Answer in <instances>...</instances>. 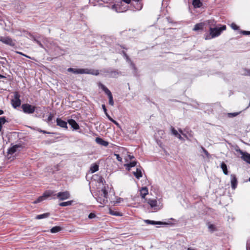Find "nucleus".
Returning <instances> with one entry per match:
<instances>
[{
  "mask_svg": "<svg viewBox=\"0 0 250 250\" xmlns=\"http://www.w3.org/2000/svg\"><path fill=\"white\" fill-rule=\"evenodd\" d=\"M226 25L218 24L215 27H209V34L205 37L206 40H210L221 35V33L226 29Z\"/></svg>",
  "mask_w": 250,
  "mask_h": 250,
  "instance_id": "obj_1",
  "label": "nucleus"
},
{
  "mask_svg": "<svg viewBox=\"0 0 250 250\" xmlns=\"http://www.w3.org/2000/svg\"><path fill=\"white\" fill-rule=\"evenodd\" d=\"M67 71L69 72H72L74 74H92L95 76H98L99 75V72L98 70L94 69H83V68H69L67 69Z\"/></svg>",
  "mask_w": 250,
  "mask_h": 250,
  "instance_id": "obj_2",
  "label": "nucleus"
},
{
  "mask_svg": "<svg viewBox=\"0 0 250 250\" xmlns=\"http://www.w3.org/2000/svg\"><path fill=\"white\" fill-rule=\"evenodd\" d=\"M102 72H103L106 76L113 78H116L119 76H121L122 74L121 71H119L118 69H114L111 68L104 69L102 70Z\"/></svg>",
  "mask_w": 250,
  "mask_h": 250,
  "instance_id": "obj_3",
  "label": "nucleus"
},
{
  "mask_svg": "<svg viewBox=\"0 0 250 250\" xmlns=\"http://www.w3.org/2000/svg\"><path fill=\"white\" fill-rule=\"evenodd\" d=\"M21 95L17 91L14 93V98L11 100V104L14 108L19 107L21 104V100H20Z\"/></svg>",
  "mask_w": 250,
  "mask_h": 250,
  "instance_id": "obj_4",
  "label": "nucleus"
},
{
  "mask_svg": "<svg viewBox=\"0 0 250 250\" xmlns=\"http://www.w3.org/2000/svg\"><path fill=\"white\" fill-rule=\"evenodd\" d=\"M23 111L26 114H32L35 111L36 106L28 104H23L21 105Z\"/></svg>",
  "mask_w": 250,
  "mask_h": 250,
  "instance_id": "obj_5",
  "label": "nucleus"
},
{
  "mask_svg": "<svg viewBox=\"0 0 250 250\" xmlns=\"http://www.w3.org/2000/svg\"><path fill=\"white\" fill-rule=\"evenodd\" d=\"M53 191H48L45 192L42 196L39 197L35 201H34L33 203L34 204H37L40 203L43 200H45L47 198L51 196L53 194Z\"/></svg>",
  "mask_w": 250,
  "mask_h": 250,
  "instance_id": "obj_6",
  "label": "nucleus"
},
{
  "mask_svg": "<svg viewBox=\"0 0 250 250\" xmlns=\"http://www.w3.org/2000/svg\"><path fill=\"white\" fill-rule=\"evenodd\" d=\"M57 197L60 200H64L69 199L70 197L69 192L67 191L63 192H59L56 194Z\"/></svg>",
  "mask_w": 250,
  "mask_h": 250,
  "instance_id": "obj_7",
  "label": "nucleus"
},
{
  "mask_svg": "<svg viewBox=\"0 0 250 250\" xmlns=\"http://www.w3.org/2000/svg\"><path fill=\"white\" fill-rule=\"evenodd\" d=\"M236 151L242 155L241 158L244 161L250 164V154L247 152H243L240 149H236Z\"/></svg>",
  "mask_w": 250,
  "mask_h": 250,
  "instance_id": "obj_8",
  "label": "nucleus"
},
{
  "mask_svg": "<svg viewBox=\"0 0 250 250\" xmlns=\"http://www.w3.org/2000/svg\"><path fill=\"white\" fill-rule=\"evenodd\" d=\"M67 122L73 130H77L79 129L80 127L79 124L74 119H68Z\"/></svg>",
  "mask_w": 250,
  "mask_h": 250,
  "instance_id": "obj_9",
  "label": "nucleus"
},
{
  "mask_svg": "<svg viewBox=\"0 0 250 250\" xmlns=\"http://www.w3.org/2000/svg\"><path fill=\"white\" fill-rule=\"evenodd\" d=\"M56 123H57V125L60 126L61 127L65 129L68 128L67 121L66 122L65 121L62 120L61 118H58L56 119Z\"/></svg>",
  "mask_w": 250,
  "mask_h": 250,
  "instance_id": "obj_10",
  "label": "nucleus"
},
{
  "mask_svg": "<svg viewBox=\"0 0 250 250\" xmlns=\"http://www.w3.org/2000/svg\"><path fill=\"white\" fill-rule=\"evenodd\" d=\"M230 178H231V188L233 189H235L237 186L238 184V181L237 179L236 178V176L235 174H232L230 175Z\"/></svg>",
  "mask_w": 250,
  "mask_h": 250,
  "instance_id": "obj_11",
  "label": "nucleus"
},
{
  "mask_svg": "<svg viewBox=\"0 0 250 250\" xmlns=\"http://www.w3.org/2000/svg\"><path fill=\"white\" fill-rule=\"evenodd\" d=\"M2 43L11 46H15L16 45L15 41H13L9 37H5L3 41H2Z\"/></svg>",
  "mask_w": 250,
  "mask_h": 250,
  "instance_id": "obj_12",
  "label": "nucleus"
},
{
  "mask_svg": "<svg viewBox=\"0 0 250 250\" xmlns=\"http://www.w3.org/2000/svg\"><path fill=\"white\" fill-rule=\"evenodd\" d=\"M206 24V22L197 23L194 25L193 30L194 31H203Z\"/></svg>",
  "mask_w": 250,
  "mask_h": 250,
  "instance_id": "obj_13",
  "label": "nucleus"
},
{
  "mask_svg": "<svg viewBox=\"0 0 250 250\" xmlns=\"http://www.w3.org/2000/svg\"><path fill=\"white\" fill-rule=\"evenodd\" d=\"M95 141L97 144L104 146H107L109 144V143L107 141H105L100 137H97L95 139Z\"/></svg>",
  "mask_w": 250,
  "mask_h": 250,
  "instance_id": "obj_14",
  "label": "nucleus"
},
{
  "mask_svg": "<svg viewBox=\"0 0 250 250\" xmlns=\"http://www.w3.org/2000/svg\"><path fill=\"white\" fill-rule=\"evenodd\" d=\"M145 222L146 224H149V225H162L169 224V223H166V222H161V221H155L150 220H145Z\"/></svg>",
  "mask_w": 250,
  "mask_h": 250,
  "instance_id": "obj_15",
  "label": "nucleus"
},
{
  "mask_svg": "<svg viewBox=\"0 0 250 250\" xmlns=\"http://www.w3.org/2000/svg\"><path fill=\"white\" fill-rule=\"evenodd\" d=\"M98 86L102 89L108 97L112 95L111 91L101 83L100 82L98 83Z\"/></svg>",
  "mask_w": 250,
  "mask_h": 250,
  "instance_id": "obj_16",
  "label": "nucleus"
},
{
  "mask_svg": "<svg viewBox=\"0 0 250 250\" xmlns=\"http://www.w3.org/2000/svg\"><path fill=\"white\" fill-rule=\"evenodd\" d=\"M21 147V145H15L14 146H13L9 148V149H8V154H13L14 153H15L17 150V149L19 147Z\"/></svg>",
  "mask_w": 250,
  "mask_h": 250,
  "instance_id": "obj_17",
  "label": "nucleus"
},
{
  "mask_svg": "<svg viewBox=\"0 0 250 250\" xmlns=\"http://www.w3.org/2000/svg\"><path fill=\"white\" fill-rule=\"evenodd\" d=\"M8 122L6 120L5 116L0 117V133L1 135L3 134V131L2 130V125L5 123Z\"/></svg>",
  "mask_w": 250,
  "mask_h": 250,
  "instance_id": "obj_18",
  "label": "nucleus"
},
{
  "mask_svg": "<svg viewBox=\"0 0 250 250\" xmlns=\"http://www.w3.org/2000/svg\"><path fill=\"white\" fill-rule=\"evenodd\" d=\"M29 35L30 37L32 39V40L34 42H35L36 43H37L41 47H42V48H44L43 44L40 41H39L38 40V39L36 37L34 36L31 33H29Z\"/></svg>",
  "mask_w": 250,
  "mask_h": 250,
  "instance_id": "obj_19",
  "label": "nucleus"
},
{
  "mask_svg": "<svg viewBox=\"0 0 250 250\" xmlns=\"http://www.w3.org/2000/svg\"><path fill=\"white\" fill-rule=\"evenodd\" d=\"M137 165V161H132L129 163L125 164V167L126 168V169L128 171H129L131 167H135Z\"/></svg>",
  "mask_w": 250,
  "mask_h": 250,
  "instance_id": "obj_20",
  "label": "nucleus"
},
{
  "mask_svg": "<svg viewBox=\"0 0 250 250\" xmlns=\"http://www.w3.org/2000/svg\"><path fill=\"white\" fill-rule=\"evenodd\" d=\"M99 165L97 163L92 164L90 167V171L93 173L99 170Z\"/></svg>",
  "mask_w": 250,
  "mask_h": 250,
  "instance_id": "obj_21",
  "label": "nucleus"
},
{
  "mask_svg": "<svg viewBox=\"0 0 250 250\" xmlns=\"http://www.w3.org/2000/svg\"><path fill=\"white\" fill-rule=\"evenodd\" d=\"M133 174L138 179H139L143 176L141 169L140 168H137L136 171L133 172Z\"/></svg>",
  "mask_w": 250,
  "mask_h": 250,
  "instance_id": "obj_22",
  "label": "nucleus"
},
{
  "mask_svg": "<svg viewBox=\"0 0 250 250\" xmlns=\"http://www.w3.org/2000/svg\"><path fill=\"white\" fill-rule=\"evenodd\" d=\"M148 189L146 187H143L140 190V194L142 198H145V196L148 194Z\"/></svg>",
  "mask_w": 250,
  "mask_h": 250,
  "instance_id": "obj_23",
  "label": "nucleus"
},
{
  "mask_svg": "<svg viewBox=\"0 0 250 250\" xmlns=\"http://www.w3.org/2000/svg\"><path fill=\"white\" fill-rule=\"evenodd\" d=\"M147 203L152 208H154V209H156L155 208L157 206V201L156 200L148 199Z\"/></svg>",
  "mask_w": 250,
  "mask_h": 250,
  "instance_id": "obj_24",
  "label": "nucleus"
},
{
  "mask_svg": "<svg viewBox=\"0 0 250 250\" xmlns=\"http://www.w3.org/2000/svg\"><path fill=\"white\" fill-rule=\"evenodd\" d=\"M192 5L194 8H197L201 7L203 5V3L200 0H193Z\"/></svg>",
  "mask_w": 250,
  "mask_h": 250,
  "instance_id": "obj_25",
  "label": "nucleus"
},
{
  "mask_svg": "<svg viewBox=\"0 0 250 250\" xmlns=\"http://www.w3.org/2000/svg\"><path fill=\"white\" fill-rule=\"evenodd\" d=\"M220 167L222 168L224 174L228 175L229 174V171L228 170V167L224 162L221 163Z\"/></svg>",
  "mask_w": 250,
  "mask_h": 250,
  "instance_id": "obj_26",
  "label": "nucleus"
},
{
  "mask_svg": "<svg viewBox=\"0 0 250 250\" xmlns=\"http://www.w3.org/2000/svg\"><path fill=\"white\" fill-rule=\"evenodd\" d=\"M50 215V213L49 212H46V213H44L43 214L37 215L36 216L35 218L36 219H39H39H43V218H47Z\"/></svg>",
  "mask_w": 250,
  "mask_h": 250,
  "instance_id": "obj_27",
  "label": "nucleus"
},
{
  "mask_svg": "<svg viewBox=\"0 0 250 250\" xmlns=\"http://www.w3.org/2000/svg\"><path fill=\"white\" fill-rule=\"evenodd\" d=\"M97 201L102 205L105 204L107 202V199L102 196L101 197H98L97 198Z\"/></svg>",
  "mask_w": 250,
  "mask_h": 250,
  "instance_id": "obj_28",
  "label": "nucleus"
},
{
  "mask_svg": "<svg viewBox=\"0 0 250 250\" xmlns=\"http://www.w3.org/2000/svg\"><path fill=\"white\" fill-rule=\"evenodd\" d=\"M208 229H209V230L211 233L217 230V229L216 227L215 226V225L210 224L209 222L208 223Z\"/></svg>",
  "mask_w": 250,
  "mask_h": 250,
  "instance_id": "obj_29",
  "label": "nucleus"
},
{
  "mask_svg": "<svg viewBox=\"0 0 250 250\" xmlns=\"http://www.w3.org/2000/svg\"><path fill=\"white\" fill-rule=\"evenodd\" d=\"M73 202V201H72V200L68 201L67 202H63L60 203L59 204V205L61 207L69 206H71Z\"/></svg>",
  "mask_w": 250,
  "mask_h": 250,
  "instance_id": "obj_30",
  "label": "nucleus"
},
{
  "mask_svg": "<svg viewBox=\"0 0 250 250\" xmlns=\"http://www.w3.org/2000/svg\"><path fill=\"white\" fill-rule=\"evenodd\" d=\"M61 229H62L60 227L55 226L51 229L50 232L52 233H54L60 231Z\"/></svg>",
  "mask_w": 250,
  "mask_h": 250,
  "instance_id": "obj_31",
  "label": "nucleus"
},
{
  "mask_svg": "<svg viewBox=\"0 0 250 250\" xmlns=\"http://www.w3.org/2000/svg\"><path fill=\"white\" fill-rule=\"evenodd\" d=\"M101 196L107 199L108 192L105 187L101 189Z\"/></svg>",
  "mask_w": 250,
  "mask_h": 250,
  "instance_id": "obj_32",
  "label": "nucleus"
},
{
  "mask_svg": "<svg viewBox=\"0 0 250 250\" xmlns=\"http://www.w3.org/2000/svg\"><path fill=\"white\" fill-rule=\"evenodd\" d=\"M109 212H110V214L114 215V216H122V214L121 212H118L116 211H114L111 209H110Z\"/></svg>",
  "mask_w": 250,
  "mask_h": 250,
  "instance_id": "obj_33",
  "label": "nucleus"
},
{
  "mask_svg": "<svg viewBox=\"0 0 250 250\" xmlns=\"http://www.w3.org/2000/svg\"><path fill=\"white\" fill-rule=\"evenodd\" d=\"M209 25L210 27L214 26L215 25L216 22L214 20H209L206 21Z\"/></svg>",
  "mask_w": 250,
  "mask_h": 250,
  "instance_id": "obj_34",
  "label": "nucleus"
},
{
  "mask_svg": "<svg viewBox=\"0 0 250 250\" xmlns=\"http://www.w3.org/2000/svg\"><path fill=\"white\" fill-rule=\"evenodd\" d=\"M113 8H115L116 9V11L118 12H123V10H121V8L118 4H114L112 6Z\"/></svg>",
  "mask_w": 250,
  "mask_h": 250,
  "instance_id": "obj_35",
  "label": "nucleus"
},
{
  "mask_svg": "<svg viewBox=\"0 0 250 250\" xmlns=\"http://www.w3.org/2000/svg\"><path fill=\"white\" fill-rule=\"evenodd\" d=\"M240 113V112H234V113H228V117L229 118L234 117L238 115Z\"/></svg>",
  "mask_w": 250,
  "mask_h": 250,
  "instance_id": "obj_36",
  "label": "nucleus"
},
{
  "mask_svg": "<svg viewBox=\"0 0 250 250\" xmlns=\"http://www.w3.org/2000/svg\"><path fill=\"white\" fill-rule=\"evenodd\" d=\"M170 130H171V133L175 137L177 135H178V134H179L178 132H177V131L172 126H171V127H170Z\"/></svg>",
  "mask_w": 250,
  "mask_h": 250,
  "instance_id": "obj_37",
  "label": "nucleus"
},
{
  "mask_svg": "<svg viewBox=\"0 0 250 250\" xmlns=\"http://www.w3.org/2000/svg\"><path fill=\"white\" fill-rule=\"evenodd\" d=\"M122 54L123 55L126 61L128 62H131V60L127 55V54L125 53V51H122Z\"/></svg>",
  "mask_w": 250,
  "mask_h": 250,
  "instance_id": "obj_38",
  "label": "nucleus"
},
{
  "mask_svg": "<svg viewBox=\"0 0 250 250\" xmlns=\"http://www.w3.org/2000/svg\"><path fill=\"white\" fill-rule=\"evenodd\" d=\"M109 99V104L112 106L114 105V101L112 95L108 97Z\"/></svg>",
  "mask_w": 250,
  "mask_h": 250,
  "instance_id": "obj_39",
  "label": "nucleus"
},
{
  "mask_svg": "<svg viewBox=\"0 0 250 250\" xmlns=\"http://www.w3.org/2000/svg\"><path fill=\"white\" fill-rule=\"evenodd\" d=\"M230 26L234 30H238L239 29V27L234 23H232Z\"/></svg>",
  "mask_w": 250,
  "mask_h": 250,
  "instance_id": "obj_40",
  "label": "nucleus"
},
{
  "mask_svg": "<svg viewBox=\"0 0 250 250\" xmlns=\"http://www.w3.org/2000/svg\"><path fill=\"white\" fill-rule=\"evenodd\" d=\"M202 149L203 150V152L206 155V157L207 158H209L210 157V155L209 153L208 152V151L203 147H202Z\"/></svg>",
  "mask_w": 250,
  "mask_h": 250,
  "instance_id": "obj_41",
  "label": "nucleus"
},
{
  "mask_svg": "<svg viewBox=\"0 0 250 250\" xmlns=\"http://www.w3.org/2000/svg\"><path fill=\"white\" fill-rule=\"evenodd\" d=\"M97 181H98V183H102L103 184H104V183H105V181L104 178L101 176L99 177V178L97 180Z\"/></svg>",
  "mask_w": 250,
  "mask_h": 250,
  "instance_id": "obj_42",
  "label": "nucleus"
},
{
  "mask_svg": "<svg viewBox=\"0 0 250 250\" xmlns=\"http://www.w3.org/2000/svg\"><path fill=\"white\" fill-rule=\"evenodd\" d=\"M53 117H54V114L53 113H50L49 114V116L48 117L47 119V122H51L52 120Z\"/></svg>",
  "mask_w": 250,
  "mask_h": 250,
  "instance_id": "obj_43",
  "label": "nucleus"
},
{
  "mask_svg": "<svg viewBox=\"0 0 250 250\" xmlns=\"http://www.w3.org/2000/svg\"><path fill=\"white\" fill-rule=\"evenodd\" d=\"M96 217V215L95 213L91 212L88 215V218L90 219H93Z\"/></svg>",
  "mask_w": 250,
  "mask_h": 250,
  "instance_id": "obj_44",
  "label": "nucleus"
},
{
  "mask_svg": "<svg viewBox=\"0 0 250 250\" xmlns=\"http://www.w3.org/2000/svg\"><path fill=\"white\" fill-rule=\"evenodd\" d=\"M240 33L244 35H250V31L241 30Z\"/></svg>",
  "mask_w": 250,
  "mask_h": 250,
  "instance_id": "obj_45",
  "label": "nucleus"
},
{
  "mask_svg": "<svg viewBox=\"0 0 250 250\" xmlns=\"http://www.w3.org/2000/svg\"><path fill=\"white\" fill-rule=\"evenodd\" d=\"M114 155L116 157V159H117V160L118 161H119V162H121L122 161V158H121V157H120L119 154H115Z\"/></svg>",
  "mask_w": 250,
  "mask_h": 250,
  "instance_id": "obj_46",
  "label": "nucleus"
},
{
  "mask_svg": "<svg viewBox=\"0 0 250 250\" xmlns=\"http://www.w3.org/2000/svg\"><path fill=\"white\" fill-rule=\"evenodd\" d=\"M244 70L246 72L245 75L250 76V69L245 68Z\"/></svg>",
  "mask_w": 250,
  "mask_h": 250,
  "instance_id": "obj_47",
  "label": "nucleus"
},
{
  "mask_svg": "<svg viewBox=\"0 0 250 250\" xmlns=\"http://www.w3.org/2000/svg\"><path fill=\"white\" fill-rule=\"evenodd\" d=\"M111 122H112V123H113L115 125H116L118 127H120V125L115 120H114V119H112L111 120Z\"/></svg>",
  "mask_w": 250,
  "mask_h": 250,
  "instance_id": "obj_48",
  "label": "nucleus"
},
{
  "mask_svg": "<svg viewBox=\"0 0 250 250\" xmlns=\"http://www.w3.org/2000/svg\"><path fill=\"white\" fill-rule=\"evenodd\" d=\"M133 70H134V75L135 76H137V69L136 67V66H134L132 68Z\"/></svg>",
  "mask_w": 250,
  "mask_h": 250,
  "instance_id": "obj_49",
  "label": "nucleus"
},
{
  "mask_svg": "<svg viewBox=\"0 0 250 250\" xmlns=\"http://www.w3.org/2000/svg\"><path fill=\"white\" fill-rule=\"evenodd\" d=\"M102 108H103V110L104 111V113H106V112H107V109H106V106H105V104H102Z\"/></svg>",
  "mask_w": 250,
  "mask_h": 250,
  "instance_id": "obj_50",
  "label": "nucleus"
},
{
  "mask_svg": "<svg viewBox=\"0 0 250 250\" xmlns=\"http://www.w3.org/2000/svg\"><path fill=\"white\" fill-rule=\"evenodd\" d=\"M16 53H17V54H20V55H22V56H25V57H27V58H30V57H29V56H27V55H26L24 54H23V53H22V52H19V51H16Z\"/></svg>",
  "mask_w": 250,
  "mask_h": 250,
  "instance_id": "obj_51",
  "label": "nucleus"
},
{
  "mask_svg": "<svg viewBox=\"0 0 250 250\" xmlns=\"http://www.w3.org/2000/svg\"><path fill=\"white\" fill-rule=\"evenodd\" d=\"M137 5H138V7H136L135 8L138 10H141L143 6L142 5H141L140 4H137Z\"/></svg>",
  "mask_w": 250,
  "mask_h": 250,
  "instance_id": "obj_52",
  "label": "nucleus"
},
{
  "mask_svg": "<svg viewBox=\"0 0 250 250\" xmlns=\"http://www.w3.org/2000/svg\"><path fill=\"white\" fill-rule=\"evenodd\" d=\"M176 137H177L180 140H184L183 137H182L181 136V135L180 134H178V135H177Z\"/></svg>",
  "mask_w": 250,
  "mask_h": 250,
  "instance_id": "obj_53",
  "label": "nucleus"
},
{
  "mask_svg": "<svg viewBox=\"0 0 250 250\" xmlns=\"http://www.w3.org/2000/svg\"><path fill=\"white\" fill-rule=\"evenodd\" d=\"M104 114H105L106 116L108 119V120L111 121V120L112 119V118L109 115L107 112H106V113H104Z\"/></svg>",
  "mask_w": 250,
  "mask_h": 250,
  "instance_id": "obj_54",
  "label": "nucleus"
},
{
  "mask_svg": "<svg viewBox=\"0 0 250 250\" xmlns=\"http://www.w3.org/2000/svg\"><path fill=\"white\" fill-rule=\"evenodd\" d=\"M247 250H250V242H247Z\"/></svg>",
  "mask_w": 250,
  "mask_h": 250,
  "instance_id": "obj_55",
  "label": "nucleus"
},
{
  "mask_svg": "<svg viewBox=\"0 0 250 250\" xmlns=\"http://www.w3.org/2000/svg\"><path fill=\"white\" fill-rule=\"evenodd\" d=\"M42 133L43 134H54V133H53V132H47L45 130L42 131Z\"/></svg>",
  "mask_w": 250,
  "mask_h": 250,
  "instance_id": "obj_56",
  "label": "nucleus"
},
{
  "mask_svg": "<svg viewBox=\"0 0 250 250\" xmlns=\"http://www.w3.org/2000/svg\"><path fill=\"white\" fill-rule=\"evenodd\" d=\"M122 0L127 4H129L130 3L131 0Z\"/></svg>",
  "mask_w": 250,
  "mask_h": 250,
  "instance_id": "obj_57",
  "label": "nucleus"
},
{
  "mask_svg": "<svg viewBox=\"0 0 250 250\" xmlns=\"http://www.w3.org/2000/svg\"><path fill=\"white\" fill-rule=\"evenodd\" d=\"M130 62V65L133 68L134 66H135V64L131 61V62Z\"/></svg>",
  "mask_w": 250,
  "mask_h": 250,
  "instance_id": "obj_58",
  "label": "nucleus"
},
{
  "mask_svg": "<svg viewBox=\"0 0 250 250\" xmlns=\"http://www.w3.org/2000/svg\"><path fill=\"white\" fill-rule=\"evenodd\" d=\"M128 157H129V159H130V160H132V159H134V158H135L134 156H133V155H128Z\"/></svg>",
  "mask_w": 250,
  "mask_h": 250,
  "instance_id": "obj_59",
  "label": "nucleus"
},
{
  "mask_svg": "<svg viewBox=\"0 0 250 250\" xmlns=\"http://www.w3.org/2000/svg\"><path fill=\"white\" fill-rule=\"evenodd\" d=\"M5 37L0 36V41L2 42V41H3Z\"/></svg>",
  "mask_w": 250,
  "mask_h": 250,
  "instance_id": "obj_60",
  "label": "nucleus"
},
{
  "mask_svg": "<svg viewBox=\"0 0 250 250\" xmlns=\"http://www.w3.org/2000/svg\"><path fill=\"white\" fill-rule=\"evenodd\" d=\"M3 78H6V77H5L3 75H2L0 74V79H3Z\"/></svg>",
  "mask_w": 250,
  "mask_h": 250,
  "instance_id": "obj_61",
  "label": "nucleus"
},
{
  "mask_svg": "<svg viewBox=\"0 0 250 250\" xmlns=\"http://www.w3.org/2000/svg\"><path fill=\"white\" fill-rule=\"evenodd\" d=\"M4 113V111L1 110V109H0V115L3 114Z\"/></svg>",
  "mask_w": 250,
  "mask_h": 250,
  "instance_id": "obj_62",
  "label": "nucleus"
},
{
  "mask_svg": "<svg viewBox=\"0 0 250 250\" xmlns=\"http://www.w3.org/2000/svg\"><path fill=\"white\" fill-rule=\"evenodd\" d=\"M167 20L169 22H172V21H170V18L169 17L167 18Z\"/></svg>",
  "mask_w": 250,
  "mask_h": 250,
  "instance_id": "obj_63",
  "label": "nucleus"
},
{
  "mask_svg": "<svg viewBox=\"0 0 250 250\" xmlns=\"http://www.w3.org/2000/svg\"><path fill=\"white\" fill-rule=\"evenodd\" d=\"M187 250H194L192 248H188Z\"/></svg>",
  "mask_w": 250,
  "mask_h": 250,
  "instance_id": "obj_64",
  "label": "nucleus"
}]
</instances>
